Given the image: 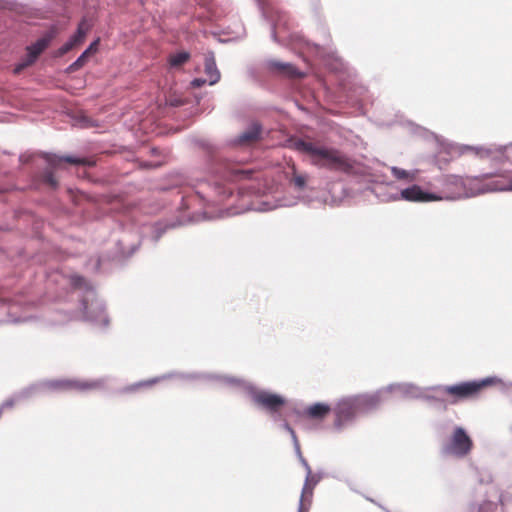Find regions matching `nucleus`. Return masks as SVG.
<instances>
[{
    "label": "nucleus",
    "instance_id": "nucleus-18",
    "mask_svg": "<svg viewBox=\"0 0 512 512\" xmlns=\"http://www.w3.org/2000/svg\"><path fill=\"white\" fill-rule=\"evenodd\" d=\"M304 462V465L307 469V475H306V479H305V483L304 485L305 486H309L310 488H315V486L317 485V483L319 482L320 480V477L318 475H315L312 473L311 471V468L310 466L307 464L306 461H303Z\"/></svg>",
    "mask_w": 512,
    "mask_h": 512
},
{
    "label": "nucleus",
    "instance_id": "nucleus-17",
    "mask_svg": "<svg viewBox=\"0 0 512 512\" xmlns=\"http://www.w3.org/2000/svg\"><path fill=\"white\" fill-rule=\"evenodd\" d=\"M190 59V54L188 52H179L176 54H172L168 58V63L171 67H181L183 64L188 62Z\"/></svg>",
    "mask_w": 512,
    "mask_h": 512
},
{
    "label": "nucleus",
    "instance_id": "nucleus-20",
    "mask_svg": "<svg viewBox=\"0 0 512 512\" xmlns=\"http://www.w3.org/2000/svg\"><path fill=\"white\" fill-rule=\"evenodd\" d=\"M252 173L253 172L251 170L234 169L231 174V179L235 180V181L242 180V179H249V178H251Z\"/></svg>",
    "mask_w": 512,
    "mask_h": 512
},
{
    "label": "nucleus",
    "instance_id": "nucleus-16",
    "mask_svg": "<svg viewBox=\"0 0 512 512\" xmlns=\"http://www.w3.org/2000/svg\"><path fill=\"white\" fill-rule=\"evenodd\" d=\"M313 490L314 489L310 488L309 486H303L299 504V512H305L308 510L313 497Z\"/></svg>",
    "mask_w": 512,
    "mask_h": 512
},
{
    "label": "nucleus",
    "instance_id": "nucleus-13",
    "mask_svg": "<svg viewBox=\"0 0 512 512\" xmlns=\"http://www.w3.org/2000/svg\"><path fill=\"white\" fill-rule=\"evenodd\" d=\"M270 67L273 70H275L276 72L286 75L288 77H293V78L302 77V74L300 72H298L297 69L293 65L288 64V63L273 61L270 63Z\"/></svg>",
    "mask_w": 512,
    "mask_h": 512
},
{
    "label": "nucleus",
    "instance_id": "nucleus-30",
    "mask_svg": "<svg viewBox=\"0 0 512 512\" xmlns=\"http://www.w3.org/2000/svg\"><path fill=\"white\" fill-rule=\"evenodd\" d=\"M286 427H287V429H288L291 433H293V430L291 429V427H289L288 425H286Z\"/></svg>",
    "mask_w": 512,
    "mask_h": 512
},
{
    "label": "nucleus",
    "instance_id": "nucleus-10",
    "mask_svg": "<svg viewBox=\"0 0 512 512\" xmlns=\"http://www.w3.org/2000/svg\"><path fill=\"white\" fill-rule=\"evenodd\" d=\"M331 408L324 403H315L305 410V415L313 420H323L330 413Z\"/></svg>",
    "mask_w": 512,
    "mask_h": 512
},
{
    "label": "nucleus",
    "instance_id": "nucleus-6",
    "mask_svg": "<svg viewBox=\"0 0 512 512\" xmlns=\"http://www.w3.org/2000/svg\"><path fill=\"white\" fill-rule=\"evenodd\" d=\"M49 41V38H42L27 47V55L22 62L16 65L14 73L19 74L23 69L31 66L37 60L38 56L48 47Z\"/></svg>",
    "mask_w": 512,
    "mask_h": 512
},
{
    "label": "nucleus",
    "instance_id": "nucleus-27",
    "mask_svg": "<svg viewBox=\"0 0 512 512\" xmlns=\"http://www.w3.org/2000/svg\"><path fill=\"white\" fill-rule=\"evenodd\" d=\"M206 79L196 78L191 82L192 87L199 88L206 83Z\"/></svg>",
    "mask_w": 512,
    "mask_h": 512
},
{
    "label": "nucleus",
    "instance_id": "nucleus-1",
    "mask_svg": "<svg viewBox=\"0 0 512 512\" xmlns=\"http://www.w3.org/2000/svg\"><path fill=\"white\" fill-rule=\"evenodd\" d=\"M294 145L297 151L309 156L311 164L318 168L345 174L354 171L355 161L337 148L304 140H298Z\"/></svg>",
    "mask_w": 512,
    "mask_h": 512
},
{
    "label": "nucleus",
    "instance_id": "nucleus-8",
    "mask_svg": "<svg viewBox=\"0 0 512 512\" xmlns=\"http://www.w3.org/2000/svg\"><path fill=\"white\" fill-rule=\"evenodd\" d=\"M401 197L404 200L411 202H430L441 199V197H438L435 194L424 192L418 185H413L409 188L403 189L401 191Z\"/></svg>",
    "mask_w": 512,
    "mask_h": 512
},
{
    "label": "nucleus",
    "instance_id": "nucleus-25",
    "mask_svg": "<svg viewBox=\"0 0 512 512\" xmlns=\"http://www.w3.org/2000/svg\"><path fill=\"white\" fill-rule=\"evenodd\" d=\"M99 39L95 40L90 44V46L84 51V53L89 56L92 53H95L98 49Z\"/></svg>",
    "mask_w": 512,
    "mask_h": 512
},
{
    "label": "nucleus",
    "instance_id": "nucleus-21",
    "mask_svg": "<svg viewBox=\"0 0 512 512\" xmlns=\"http://www.w3.org/2000/svg\"><path fill=\"white\" fill-rule=\"evenodd\" d=\"M43 181L52 188H56L58 186V182L51 170L44 172Z\"/></svg>",
    "mask_w": 512,
    "mask_h": 512
},
{
    "label": "nucleus",
    "instance_id": "nucleus-11",
    "mask_svg": "<svg viewBox=\"0 0 512 512\" xmlns=\"http://www.w3.org/2000/svg\"><path fill=\"white\" fill-rule=\"evenodd\" d=\"M205 73L209 78V84L214 85L220 80V72L216 67V61L213 53H209L205 57Z\"/></svg>",
    "mask_w": 512,
    "mask_h": 512
},
{
    "label": "nucleus",
    "instance_id": "nucleus-7",
    "mask_svg": "<svg viewBox=\"0 0 512 512\" xmlns=\"http://www.w3.org/2000/svg\"><path fill=\"white\" fill-rule=\"evenodd\" d=\"M357 411V404L354 400H342L340 401L335 409V422L334 425L340 428L345 422L351 420Z\"/></svg>",
    "mask_w": 512,
    "mask_h": 512
},
{
    "label": "nucleus",
    "instance_id": "nucleus-14",
    "mask_svg": "<svg viewBox=\"0 0 512 512\" xmlns=\"http://www.w3.org/2000/svg\"><path fill=\"white\" fill-rule=\"evenodd\" d=\"M89 30H90L89 23L85 19H83L79 23L76 33L69 40L76 47L79 44L84 42L85 37H86L87 33L89 32Z\"/></svg>",
    "mask_w": 512,
    "mask_h": 512
},
{
    "label": "nucleus",
    "instance_id": "nucleus-9",
    "mask_svg": "<svg viewBox=\"0 0 512 512\" xmlns=\"http://www.w3.org/2000/svg\"><path fill=\"white\" fill-rule=\"evenodd\" d=\"M43 158L50 165L51 168L59 167L61 162H66L72 165L92 166L94 162L87 158H79L73 156L60 157L56 154L44 153Z\"/></svg>",
    "mask_w": 512,
    "mask_h": 512
},
{
    "label": "nucleus",
    "instance_id": "nucleus-22",
    "mask_svg": "<svg viewBox=\"0 0 512 512\" xmlns=\"http://www.w3.org/2000/svg\"><path fill=\"white\" fill-rule=\"evenodd\" d=\"M294 185L300 189H302L306 184V178L303 175H298L294 172L293 179Z\"/></svg>",
    "mask_w": 512,
    "mask_h": 512
},
{
    "label": "nucleus",
    "instance_id": "nucleus-3",
    "mask_svg": "<svg viewBox=\"0 0 512 512\" xmlns=\"http://www.w3.org/2000/svg\"><path fill=\"white\" fill-rule=\"evenodd\" d=\"M473 448V442L461 427L455 428L450 440L443 446L442 452L445 455H453L458 458L467 456Z\"/></svg>",
    "mask_w": 512,
    "mask_h": 512
},
{
    "label": "nucleus",
    "instance_id": "nucleus-26",
    "mask_svg": "<svg viewBox=\"0 0 512 512\" xmlns=\"http://www.w3.org/2000/svg\"><path fill=\"white\" fill-rule=\"evenodd\" d=\"M72 283L75 287H81L85 283V279L81 276L72 277Z\"/></svg>",
    "mask_w": 512,
    "mask_h": 512
},
{
    "label": "nucleus",
    "instance_id": "nucleus-28",
    "mask_svg": "<svg viewBox=\"0 0 512 512\" xmlns=\"http://www.w3.org/2000/svg\"><path fill=\"white\" fill-rule=\"evenodd\" d=\"M489 150H484V149H481L479 151H477V153L481 156V157H486L489 155Z\"/></svg>",
    "mask_w": 512,
    "mask_h": 512
},
{
    "label": "nucleus",
    "instance_id": "nucleus-29",
    "mask_svg": "<svg viewBox=\"0 0 512 512\" xmlns=\"http://www.w3.org/2000/svg\"><path fill=\"white\" fill-rule=\"evenodd\" d=\"M490 506H491V504L482 507L479 512H488L487 508L490 507Z\"/></svg>",
    "mask_w": 512,
    "mask_h": 512
},
{
    "label": "nucleus",
    "instance_id": "nucleus-12",
    "mask_svg": "<svg viewBox=\"0 0 512 512\" xmlns=\"http://www.w3.org/2000/svg\"><path fill=\"white\" fill-rule=\"evenodd\" d=\"M270 67L273 70H275L276 72L286 75L288 77H293V78L302 77V74L300 72H298L297 69L293 65L288 64V63L273 61L270 63Z\"/></svg>",
    "mask_w": 512,
    "mask_h": 512
},
{
    "label": "nucleus",
    "instance_id": "nucleus-15",
    "mask_svg": "<svg viewBox=\"0 0 512 512\" xmlns=\"http://www.w3.org/2000/svg\"><path fill=\"white\" fill-rule=\"evenodd\" d=\"M260 134H261L260 126L257 124H254L247 131H245L244 133H242L240 135L239 141L242 144L253 143L260 138Z\"/></svg>",
    "mask_w": 512,
    "mask_h": 512
},
{
    "label": "nucleus",
    "instance_id": "nucleus-31",
    "mask_svg": "<svg viewBox=\"0 0 512 512\" xmlns=\"http://www.w3.org/2000/svg\"><path fill=\"white\" fill-rule=\"evenodd\" d=\"M510 190H512V182L510 183Z\"/></svg>",
    "mask_w": 512,
    "mask_h": 512
},
{
    "label": "nucleus",
    "instance_id": "nucleus-23",
    "mask_svg": "<svg viewBox=\"0 0 512 512\" xmlns=\"http://www.w3.org/2000/svg\"><path fill=\"white\" fill-rule=\"evenodd\" d=\"M87 57L88 56L83 52L80 55V57H78V59L70 66V69L76 70V69L82 67L85 64Z\"/></svg>",
    "mask_w": 512,
    "mask_h": 512
},
{
    "label": "nucleus",
    "instance_id": "nucleus-24",
    "mask_svg": "<svg viewBox=\"0 0 512 512\" xmlns=\"http://www.w3.org/2000/svg\"><path fill=\"white\" fill-rule=\"evenodd\" d=\"M75 46L73 43L69 40L67 41L63 46H61L58 50V55L63 56L66 53H68L70 50H72Z\"/></svg>",
    "mask_w": 512,
    "mask_h": 512
},
{
    "label": "nucleus",
    "instance_id": "nucleus-19",
    "mask_svg": "<svg viewBox=\"0 0 512 512\" xmlns=\"http://www.w3.org/2000/svg\"><path fill=\"white\" fill-rule=\"evenodd\" d=\"M391 173L395 178H397L399 180H402V179L414 180L413 174H411L410 172H408L404 169L398 168V167H392Z\"/></svg>",
    "mask_w": 512,
    "mask_h": 512
},
{
    "label": "nucleus",
    "instance_id": "nucleus-5",
    "mask_svg": "<svg viewBox=\"0 0 512 512\" xmlns=\"http://www.w3.org/2000/svg\"><path fill=\"white\" fill-rule=\"evenodd\" d=\"M253 401L258 406L267 410L270 413H276L281 410L285 404V399L280 395L260 391L253 395Z\"/></svg>",
    "mask_w": 512,
    "mask_h": 512
},
{
    "label": "nucleus",
    "instance_id": "nucleus-2",
    "mask_svg": "<svg viewBox=\"0 0 512 512\" xmlns=\"http://www.w3.org/2000/svg\"><path fill=\"white\" fill-rule=\"evenodd\" d=\"M498 381L495 377H488L478 381L462 382L443 387L442 393L451 398L449 400L450 403L455 404L461 400L478 397L484 389L493 386Z\"/></svg>",
    "mask_w": 512,
    "mask_h": 512
},
{
    "label": "nucleus",
    "instance_id": "nucleus-4",
    "mask_svg": "<svg viewBox=\"0 0 512 512\" xmlns=\"http://www.w3.org/2000/svg\"><path fill=\"white\" fill-rule=\"evenodd\" d=\"M47 386L53 390H94L99 389L103 386L101 380L83 381V380H72V379H61L53 380L47 383Z\"/></svg>",
    "mask_w": 512,
    "mask_h": 512
}]
</instances>
